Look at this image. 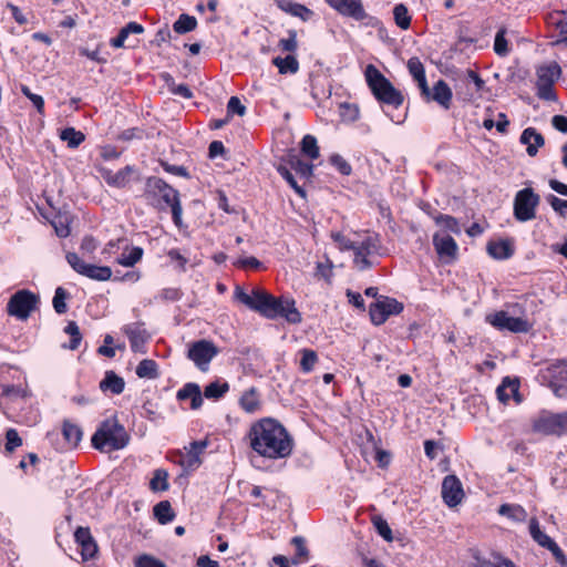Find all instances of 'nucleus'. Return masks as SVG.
<instances>
[{"mask_svg":"<svg viewBox=\"0 0 567 567\" xmlns=\"http://www.w3.org/2000/svg\"><path fill=\"white\" fill-rule=\"evenodd\" d=\"M535 430L546 435H567V411L540 416L535 422Z\"/></svg>","mask_w":567,"mask_h":567,"instance_id":"12","label":"nucleus"},{"mask_svg":"<svg viewBox=\"0 0 567 567\" xmlns=\"http://www.w3.org/2000/svg\"><path fill=\"white\" fill-rule=\"evenodd\" d=\"M498 514L514 522H523L527 517L526 511L520 505L503 504L498 508Z\"/></svg>","mask_w":567,"mask_h":567,"instance_id":"33","label":"nucleus"},{"mask_svg":"<svg viewBox=\"0 0 567 567\" xmlns=\"http://www.w3.org/2000/svg\"><path fill=\"white\" fill-rule=\"evenodd\" d=\"M133 172L132 166H125L114 174V178L111 181V186L113 187H125L130 182V176Z\"/></svg>","mask_w":567,"mask_h":567,"instance_id":"52","label":"nucleus"},{"mask_svg":"<svg viewBox=\"0 0 567 567\" xmlns=\"http://www.w3.org/2000/svg\"><path fill=\"white\" fill-rule=\"evenodd\" d=\"M327 2L339 13L353 18L357 21H361L367 17L361 0H327Z\"/></svg>","mask_w":567,"mask_h":567,"instance_id":"17","label":"nucleus"},{"mask_svg":"<svg viewBox=\"0 0 567 567\" xmlns=\"http://www.w3.org/2000/svg\"><path fill=\"white\" fill-rule=\"evenodd\" d=\"M442 497L450 507H454L462 502L464 492L460 480L455 475H447L443 480Z\"/></svg>","mask_w":567,"mask_h":567,"instance_id":"16","label":"nucleus"},{"mask_svg":"<svg viewBox=\"0 0 567 567\" xmlns=\"http://www.w3.org/2000/svg\"><path fill=\"white\" fill-rule=\"evenodd\" d=\"M330 163L333 165L342 175H350L352 172L351 165L339 154L330 156Z\"/></svg>","mask_w":567,"mask_h":567,"instance_id":"55","label":"nucleus"},{"mask_svg":"<svg viewBox=\"0 0 567 567\" xmlns=\"http://www.w3.org/2000/svg\"><path fill=\"white\" fill-rule=\"evenodd\" d=\"M65 258L74 271L92 280L106 281L112 277L110 267L87 264L75 252H68Z\"/></svg>","mask_w":567,"mask_h":567,"instance_id":"9","label":"nucleus"},{"mask_svg":"<svg viewBox=\"0 0 567 567\" xmlns=\"http://www.w3.org/2000/svg\"><path fill=\"white\" fill-rule=\"evenodd\" d=\"M408 69L413 79L417 82V86L421 91V95L425 99H430V87L425 78V70L423 63L419 58H411L408 61Z\"/></svg>","mask_w":567,"mask_h":567,"instance_id":"18","label":"nucleus"},{"mask_svg":"<svg viewBox=\"0 0 567 567\" xmlns=\"http://www.w3.org/2000/svg\"><path fill=\"white\" fill-rule=\"evenodd\" d=\"M452 90L447 85V83L443 80H439L434 86L433 90H430V99L427 101H435L439 103L442 107L445 110L450 109L451 101H452Z\"/></svg>","mask_w":567,"mask_h":567,"instance_id":"22","label":"nucleus"},{"mask_svg":"<svg viewBox=\"0 0 567 567\" xmlns=\"http://www.w3.org/2000/svg\"><path fill=\"white\" fill-rule=\"evenodd\" d=\"M373 525L379 535L382 536L386 542H391L393 539L392 530L386 520L381 517H375L373 519Z\"/></svg>","mask_w":567,"mask_h":567,"instance_id":"56","label":"nucleus"},{"mask_svg":"<svg viewBox=\"0 0 567 567\" xmlns=\"http://www.w3.org/2000/svg\"><path fill=\"white\" fill-rule=\"evenodd\" d=\"M403 311V303L394 298L381 296L375 302L370 305L369 313L373 324L384 323L392 315H399Z\"/></svg>","mask_w":567,"mask_h":567,"instance_id":"10","label":"nucleus"},{"mask_svg":"<svg viewBox=\"0 0 567 567\" xmlns=\"http://www.w3.org/2000/svg\"><path fill=\"white\" fill-rule=\"evenodd\" d=\"M289 163L291 168L300 176L308 178L312 175V164L306 163L296 156L291 157Z\"/></svg>","mask_w":567,"mask_h":567,"instance_id":"50","label":"nucleus"},{"mask_svg":"<svg viewBox=\"0 0 567 567\" xmlns=\"http://www.w3.org/2000/svg\"><path fill=\"white\" fill-rule=\"evenodd\" d=\"M367 83L375 99L395 107L403 103V95L392 83L372 64L365 69Z\"/></svg>","mask_w":567,"mask_h":567,"instance_id":"5","label":"nucleus"},{"mask_svg":"<svg viewBox=\"0 0 567 567\" xmlns=\"http://www.w3.org/2000/svg\"><path fill=\"white\" fill-rule=\"evenodd\" d=\"M62 434L68 447H76L82 440L83 432L79 425L65 420L62 425Z\"/></svg>","mask_w":567,"mask_h":567,"instance_id":"26","label":"nucleus"},{"mask_svg":"<svg viewBox=\"0 0 567 567\" xmlns=\"http://www.w3.org/2000/svg\"><path fill=\"white\" fill-rule=\"evenodd\" d=\"M393 16L394 21L399 28L406 30L410 27L411 17L409 14L408 8L404 4H396L393 9Z\"/></svg>","mask_w":567,"mask_h":567,"instance_id":"41","label":"nucleus"},{"mask_svg":"<svg viewBox=\"0 0 567 567\" xmlns=\"http://www.w3.org/2000/svg\"><path fill=\"white\" fill-rule=\"evenodd\" d=\"M519 142L527 146V154L534 157L538 153V148L544 146L545 138L536 128L527 127L520 134Z\"/></svg>","mask_w":567,"mask_h":567,"instance_id":"19","label":"nucleus"},{"mask_svg":"<svg viewBox=\"0 0 567 567\" xmlns=\"http://www.w3.org/2000/svg\"><path fill=\"white\" fill-rule=\"evenodd\" d=\"M144 197L153 207L163 209L165 206H169L175 225L181 226L183 209L177 190L162 178L153 176L146 181Z\"/></svg>","mask_w":567,"mask_h":567,"instance_id":"3","label":"nucleus"},{"mask_svg":"<svg viewBox=\"0 0 567 567\" xmlns=\"http://www.w3.org/2000/svg\"><path fill=\"white\" fill-rule=\"evenodd\" d=\"M485 320L487 323L499 331L526 333L532 328V324L526 318L511 316L507 311L504 310L487 315Z\"/></svg>","mask_w":567,"mask_h":567,"instance_id":"8","label":"nucleus"},{"mask_svg":"<svg viewBox=\"0 0 567 567\" xmlns=\"http://www.w3.org/2000/svg\"><path fill=\"white\" fill-rule=\"evenodd\" d=\"M317 361H318V355L313 350H310V349L301 350L300 369L305 373H309L310 371H312Z\"/></svg>","mask_w":567,"mask_h":567,"instance_id":"47","label":"nucleus"},{"mask_svg":"<svg viewBox=\"0 0 567 567\" xmlns=\"http://www.w3.org/2000/svg\"><path fill=\"white\" fill-rule=\"evenodd\" d=\"M435 224L451 233L460 234L461 228L456 218L450 215L439 214L434 217Z\"/></svg>","mask_w":567,"mask_h":567,"instance_id":"42","label":"nucleus"},{"mask_svg":"<svg viewBox=\"0 0 567 567\" xmlns=\"http://www.w3.org/2000/svg\"><path fill=\"white\" fill-rule=\"evenodd\" d=\"M136 567H166V565L152 556L143 555L136 561Z\"/></svg>","mask_w":567,"mask_h":567,"instance_id":"61","label":"nucleus"},{"mask_svg":"<svg viewBox=\"0 0 567 567\" xmlns=\"http://www.w3.org/2000/svg\"><path fill=\"white\" fill-rule=\"evenodd\" d=\"M229 390L227 382L220 383L218 381L209 383L205 390L204 395L207 399H219Z\"/></svg>","mask_w":567,"mask_h":567,"instance_id":"45","label":"nucleus"},{"mask_svg":"<svg viewBox=\"0 0 567 567\" xmlns=\"http://www.w3.org/2000/svg\"><path fill=\"white\" fill-rule=\"evenodd\" d=\"M291 544L296 548V557L292 559V563L295 565L299 564L302 560H308L309 558V550L306 546V540L301 536H295L291 539Z\"/></svg>","mask_w":567,"mask_h":567,"instance_id":"44","label":"nucleus"},{"mask_svg":"<svg viewBox=\"0 0 567 567\" xmlns=\"http://www.w3.org/2000/svg\"><path fill=\"white\" fill-rule=\"evenodd\" d=\"M433 245L441 257L454 258L456 256L457 245L449 235L435 234L433 236Z\"/></svg>","mask_w":567,"mask_h":567,"instance_id":"24","label":"nucleus"},{"mask_svg":"<svg viewBox=\"0 0 567 567\" xmlns=\"http://www.w3.org/2000/svg\"><path fill=\"white\" fill-rule=\"evenodd\" d=\"M234 298L245 305L247 308L260 313L267 319L284 318L287 322L298 324L302 317L296 308L293 299L285 297H275L264 290H252L247 293L241 287L237 286Z\"/></svg>","mask_w":567,"mask_h":567,"instance_id":"2","label":"nucleus"},{"mask_svg":"<svg viewBox=\"0 0 567 567\" xmlns=\"http://www.w3.org/2000/svg\"><path fill=\"white\" fill-rule=\"evenodd\" d=\"M69 295L66 290L62 287H58L55 289V293L52 300L53 308L56 313L63 315L68 311V306L65 300L68 299Z\"/></svg>","mask_w":567,"mask_h":567,"instance_id":"46","label":"nucleus"},{"mask_svg":"<svg viewBox=\"0 0 567 567\" xmlns=\"http://www.w3.org/2000/svg\"><path fill=\"white\" fill-rule=\"evenodd\" d=\"M537 96L545 101L554 102L557 100V95L554 90V84L536 82Z\"/></svg>","mask_w":567,"mask_h":567,"instance_id":"54","label":"nucleus"},{"mask_svg":"<svg viewBox=\"0 0 567 567\" xmlns=\"http://www.w3.org/2000/svg\"><path fill=\"white\" fill-rule=\"evenodd\" d=\"M128 441V433L116 417L103 421L91 439L94 449L106 453L124 449Z\"/></svg>","mask_w":567,"mask_h":567,"instance_id":"4","label":"nucleus"},{"mask_svg":"<svg viewBox=\"0 0 567 567\" xmlns=\"http://www.w3.org/2000/svg\"><path fill=\"white\" fill-rule=\"evenodd\" d=\"M60 137L62 141L66 142L68 146L71 148L78 147L85 140L84 134L73 127L64 128Z\"/></svg>","mask_w":567,"mask_h":567,"instance_id":"39","label":"nucleus"},{"mask_svg":"<svg viewBox=\"0 0 567 567\" xmlns=\"http://www.w3.org/2000/svg\"><path fill=\"white\" fill-rule=\"evenodd\" d=\"M331 238L339 245L340 249L342 250H352V247H354V241H351L341 233H332Z\"/></svg>","mask_w":567,"mask_h":567,"instance_id":"63","label":"nucleus"},{"mask_svg":"<svg viewBox=\"0 0 567 567\" xmlns=\"http://www.w3.org/2000/svg\"><path fill=\"white\" fill-rule=\"evenodd\" d=\"M543 377L549 382V386L564 384L567 382V361L563 360L550 363L544 370Z\"/></svg>","mask_w":567,"mask_h":567,"instance_id":"20","label":"nucleus"},{"mask_svg":"<svg viewBox=\"0 0 567 567\" xmlns=\"http://www.w3.org/2000/svg\"><path fill=\"white\" fill-rule=\"evenodd\" d=\"M561 73L560 66L557 63L543 65L537 70V82L551 83L559 78Z\"/></svg>","mask_w":567,"mask_h":567,"instance_id":"30","label":"nucleus"},{"mask_svg":"<svg viewBox=\"0 0 567 567\" xmlns=\"http://www.w3.org/2000/svg\"><path fill=\"white\" fill-rule=\"evenodd\" d=\"M80 547H81V556L84 561L89 560V559H93L96 556L97 550H99L95 540L83 543L80 545Z\"/></svg>","mask_w":567,"mask_h":567,"instance_id":"60","label":"nucleus"},{"mask_svg":"<svg viewBox=\"0 0 567 567\" xmlns=\"http://www.w3.org/2000/svg\"><path fill=\"white\" fill-rule=\"evenodd\" d=\"M39 297L30 290L22 289L12 295L7 305V311L10 316L20 320L29 318L37 308Z\"/></svg>","mask_w":567,"mask_h":567,"instance_id":"7","label":"nucleus"},{"mask_svg":"<svg viewBox=\"0 0 567 567\" xmlns=\"http://www.w3.org/2000/svg\"><path fill=\"white\" fill-rule=\"evenodd\" d=\"M529 533L533 539L544 548H547L554 540L540 529L539 523L536 518H532L529 522Z\"/></svg>","mask_w":567,"mask_h":567,"instance_id":"37","label":"nucleus"},{"mask_svg":"<svg viewBox=\"0 0 567 567\" xmlns=\"http://www.w3.org/2000/svg\"><path fill=\"white\" fill-rule=\"evenodd\" d=\"M177 399L179 401L190 400V408L197 410L203 405L202 391L196 383H186L182 389L177 391Z\"/></svg>","mask_w":567,"mask_h":567,"instance_id":"23","label":"nucleus"},{"mask_svg":"<svg viewBox=\"0 0 567 567\" xmlns=\"http://www.w3.org/2000/svg\"><path fill=\"white\" fill-rule=\"evenodd\" d=\"M208 442L194 441L188 447H185L184 452H179L175 462L183 467L185 472H192L198 468L202 464L200 455L204 453Z\"/></svg>","mask_w":567,"mask_h":567,"instance_id":"13","label":"nucleus"},{"mask_svg":"<svg viewBox=\"0 0 567 567\" xmlns=\"http://www.w3.org/2000/svg\"><path fill=\"white\" fill-rule=\"evenodd\" d=\"M217 353L218 349L215 344L205 339L194 342L188 349V358L202 371H206L208 369L209 362L215 355H217Z\"/></svg>","mask_w":567,"mask_h":567,"instance_id":"11","label":"nucleus"},{"mask_svg":"<svg viewBox=\"0 0 567 567\" xmlns=\"http://www.w3.org/2000/svg\"><path fill=\"white\" fill-rule=\"evenodd\" d=\"M282 9L295 17L301 18L303 21L309 20L313 16V12L310 9L296 2H287Z\"/></svg>","mask_w":567,"mask_h":567,"instance_id":"43","label":"nucleus"},{"mask_svg":"<svg viewBox=\"0 0 567 567\" xmlns=\"http://www.w3.org/2000/svg\"><path fill=\"white\" fill-rule=\"evenodd\" d=\"M378 249V239L373 236L365 237L361 243H354L352 250L354 252V264L360 270L371 267L368 257Z\"/></svg>","mask_w":567,"mask_h":567,"instance_id":"14","label":"nucleus"},{"mask_svg":"<svg viewBox=\"0 0 567 567\" xmlns=\"http://www.w3.org/2000/svg\"><path fill=\"white\" fill-rule=\"evenodd\" d=\"M236 267L239 268H251V269H259L261 268V262L256 257H245L238 259L236 262H234Z\"/></svg>","mask_w":567,"mask_h":567,"instance_id":"62","label":"nucleus"},{"mask_svg":"<svg viewBox=\"0 0 567 567\" xmlns=\"http://www.w3.org/2000/svg\"><path fill=\"white\" fill-rule=\"evenodd\" d=\"M227 113L228 116L230 114H237L239 116L245 115L246 106L240 102L237 96H231L227 103Z\"/></svg>","mask_w":567,"mask_h":567,"instance_id":"58","label":"nucleus"},{"mask_svg":"<svg viewBox=\"0 0 567 567\" xmlns=\"http://www.w3.org/2000/svg\"><path fill=\"white\" fill-rule=\"evenodd\" d=\"M135 372L141 379H156L158 377V367L154 360L144 359L137 364Z\"/></svg>","mask_w":567,"mask_h":567,"instance_id":"31","label":"nucleus"},{"mask_svg":"<svg viewBox=\"0 0 567 567\" xmlns=\"http://www.w3.org/2000/svg\"><path fill=\"white\" fill-rule=\"evenodd\" d=\"M301 152L310 159H317L320 155L317 138L313 135L307 134L301 141Z\"/></svg>","mask_w":567,"mask_h":567,"instance_id":"38","label":"nucleus"},{"mask_svg":"<svg viewBox=\"0 0 567 567\" xmlns=\"http://www.w3.org/2000/svg\"><path fill=\"white\" fill-rule=\"evenodd\" d=\"M240 408L247 413H255L260 410L261 402L255 388L245 391L239 399Z\"/></svg>","mask_w":567,"mask_h":567,"instance_id":"27","label":"nucleus"},{"mask_svg":"<svg viewBox=\"0 0 567 567\" xmlns=\"http://www.w3.org/2000/svg\"><path fill=\"white\" fill-rule=\"evenodd\" d=\"M359 107L351 103L340 104V117L343 122L352 123L359 118Z\"/></svg>","mask_w":567,"mask_h":567,"instance_id":"48","label":"nucleus"},{"mask_svg":"<svg viewBox=\"0 0 567 567\" xmlns=\"http://www.w3.org/2000/svg\"><path fill=\"white\" fill-rule=\"evenodd\" d=\"M75 542L79 544V546L83 543L93 542V537L91 535V532L87 527H78L74 533Z\"/></svg>","mask_w":567,"mask_h":567,"instance_id":"64","label":"nucleus"},{"mask_svg":"<svg viewBox=\"0 0 567 567\" xmlns=\"http://www.w3.org/2000/svg\"><path fill=\"white\" fill-rule=\"evenodd\" d=\"M506 30L504 28L499 29L495 35L494 40V51L499 56H506L509 52L508 43L505 38Z\"/></svg>","mask_w":567,"mask_h":567,"instance_id":"51","label":"nucleus"},{"mask_svg":"<svg viewBox=\"0 0 567 567\" xmlns=\"http://www.w3.org/2000/svg\"><path fill=\"white\" fill-rule=\"evenodd\" d=\"M6 451L13 452L17 447L22 445V440L19 436L17 430L9 429L6 433Z\"/></svg>","mask_w":567,"mask_h":567,"instance_id":"57","label":"nucleus"},{"mask_svg":"<svg viewBox=\"0 0 567 567\" xmlns=\"http://www.w3.org/2000/svg\"><path fill=\"white\" fill-rule=\"evenodd\" d=\"M65 333L70 334L71 340L68 346L71 350H76L80 347L82 336L79 329V326L74 321H70L64 328Z\"/></svg>","mask_w":567,"mask_h":567,"instance_id":"49","label":"nucleus"},{"mask_svg":"<svg viewBox=\"0 0 567 567\" xmlns=\"http://www.w3.org/2000/svg\"><path fill=\"white\" fill-rule=\"evenodd\" d=\"M168 473L165 470H156L154 475L150 482V488L153 492H164L167 491L169 485L167 482Z\"/></svg>","mask_w":567,"mask_h":567,"instance_id":"40","label":"nucleus"},{"mask_svg":"<svg viewBox=\"0 0 567 567\" xmlns=\"http://www.w3.org/2000/svg\"><path fill=\"white\" fill-rule=\"evenodd\" d=\"M518 390V381L506 377L496 389L497 399L503 403H507L512 398L520 402Z\"/></svg>","mask_w":567,"mask_h":567,"instance_id":"21","label":"nucleus"},{"mask_svg":"<svg viewBox=\"0 0 567 567\" xmlns=\"http://www.w3.org/2000/svg\"><path fill=\"white\" fill-rule=\"evenodd\" d=\"M547 200L550 204L551 208L560 216L565 217L567 215V200L560 199L555 195H549Z\"/></svg>","mask_w":567,"mask_h":567,"instance_id":"59","label":"nucleus"},{"mask_svg":"<svg viewBox=\"0 0 567 567\" xmlns=\"http://www.w3.org/2000/svg\"><path fill=\"white\" fill-rule=\"evenodd\" d=\"M123 332L130 340L131 349L135 353H145V343L147 342L150 336L143 323L133 322L125 324L123 327Z\"/></svg>","mask_w":567,"mask_h":567,"instance_id":"15","label":"nucleus"},{"mask_svg":"<svg viewBox=\"0 0 567 567\" xmlns=\"http://www.w3.org/2000/svg\"><path fill=\"white\" fill-rule=\"evenodd\" d=\"M247 436L251 450L265 458L288 457L293 449V440L287 429L272 417L252 423Z\"/></svg>","mask_w":567,"mask_h":567,"instance_id":"1","label":"nucleus"},{"mask_svg":"<svg viewBox=\"0 0 567 567\" xmlns=\"http://www.w3.org/2000/svg\"><path fill=\"white\" fill-rule=\"evenodd\" d=\"M278 173L280 176L287 181V183L295 189V192L300 195L301 197L306 196V193L301 186L298 185L295 176L284 165H279L277 167Z\"/></svg>","mask_w":567,"mask_h":567,"instance_id":"53","label":"nucleus"},{"mask_svg":"<svg viewBox=\"0 0 567 567\" xmlns=\"http://www.w3.org/2000/svg\"><path fill=\"white\" fill-rule=\"evenodd\" d=\"M143 249L141 247H132L128 252L124 251L116 258V262L124 267H133L143 257Z\"/></svg>","mask_w":567,"mask_h":567,"instance_id":"36","label":"nucleus"},{"mask_svg":"<svg viewBox=\"0 0 567 567\" xmlns=\"http://www.w3.org/2000/svg\"><path fill=\"white\" fill-rule=\"evenodd\" d=\"M125 381L122 377L117 375L114 371L109 370L105 372L104 378L100 382L102 392H111L112 394H121L124 391Z\"/></svg>","mask_w":567,"mask_h":567,"instance_id":"25","label":"nucleus"},{"mask_svg":"<svg viewBox=\"0 0 567 567\" xmlns=\"http://www.w3.org/2000/svg\"><path fill=\"white\" fill-rule=\"evenodd\" d=\"M487 252L495 259L504 260L512 257L514 249L507 240H499L488 243Z\"/></svg>","mask_w":567,"mask_h":567,"instance_id":"29","label":"nucleus"},{"mask_svg":"<svg viewBox=\"0 0 567 567\" xmlns=\"http://www.w3.org/2000/svg\"><path fill=\"white\" fill-rule=\"evenodd\" d=\"M144 32V28L142 24L137 22H128L124 28H122L118 34L111 39V45L113 48H122L130 34H141Z\"/></svg>","mask_w":567,"mask_h":567,"instance_id":"28","label":"nucleus"},{"mask_svg":"<svg viewBox=\"0 0 567 567\" xmlns=\"http://www.w3.org/2000/svg\"><path fill=\"white\" fill-rule=\"evenodd\" d=\"M197 27V20L195 17L182 13L178 19L174 22L173 29L178 34H185L193 31Z\"/></svg>","mask_w":567,"mask_h":567,"instance_id":"34","label":"nucleus"},{"mask_svg":"<svg viewBox=\"0 0 567 567\" xmlns=\"http://www.w3.org/2000/svg\"><path fill=\"white\" fill-rule=\"evenodd\" d=\"M153 512H154V516L161 524L171 523L175 517V513H174L172 505L168 501H162V502L157 503L154 506Z\"/></svg>","mask_w":567,"mask_h":567,"instance_id":"32","label":"nucleus"},{"mask_svg":"<svg viewBox=\"0 0 567 567\" xmlns=\"http://www.w3.org/2000/svg\"><path fill=\"white\" fill-rule=\"evenodd\" d=\"M540 197L532 187L518 190L514 197L513 214L517 221L526 223L536 218Z\"/></svg>","mask_w":567,"mask_h":567,"instance_id":"6","label":"nucleus"},{"mask_svg":"<svg viewBox=\"0 0 567 567\" xmlns=\"http://www.w3.org/2000/svg\"><path fill=\"white\" fill-rule=\"evenodd\" d=\"M274 64L278 68L279 73H296L299 70V63L293 55H287L286 58H275Z\"/></svg>","mask_w":567,"mask_h":567,"instance_id":"35","label":"nucleus"}]
</instances>
